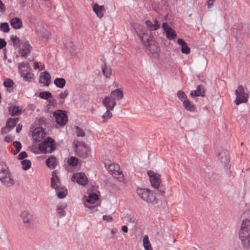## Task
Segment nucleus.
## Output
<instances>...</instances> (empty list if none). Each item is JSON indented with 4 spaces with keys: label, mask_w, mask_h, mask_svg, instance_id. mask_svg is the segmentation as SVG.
Instances as JSON below:
<instances>
[{
    "label": "nucleus",
    "mask_w": 250,
    "mask_h": 250,
    "mask_svg": "<svg viewBox=\"0 0 250 250\" xmlns=\"http://www.w3.org/2000/svg\"><path fill=\"white\" fill-rule=\"evenodd\" d=\"M190 95L192 96H200V95H202L201 93L198 94L196 90L192 91L190 93Z\"/></svg>",
    "instance_id": "bf43d9fd"
},
{
    "label": "nucleus",
    "mask_w": 250,
    "mask_h": 250,
    "mask_svg": "<svg viewBox=\"0 0 250 250\" xmlns=\"http://www.w3.org/2000/svg\"><path fill=\"white\" fill-rule=\"evenodd\" d=\"M19 121L18 118H8L6 121V125L11 130Z\"/></svg>",
    "instance_id": "bb28decb"
},
{
    "label": "nucleus",
    "mask_w": 250,
    "mask_h": 250,
    "mask_svg": "<svg viewBox=\"0 0 250 250\" xmlns=\"http://www.w3.org/2000/svg\"><path fill=\"white\" fill-rule=\"evenodd\" d=\"M103 104L106 109L113 110L116 102L113 100L110 96H105L102 101Z\"/></svg>",
    "instance_id": "dca6fc26"
},
{
    "label": "nucleus",
    "mask_w": 250,
    "mask_h": 250,
    "mask_svg": "<svg viewBox=\"0 0 250 250\" xmlns=\"http://www.w3.org/2000/svg\"><path fill=\"white\" fill-rule=\"evenodd\" d=\"M145 24L148 27H149L151 29L153 30H156L158 29L160 27V25L158 23V22L157 21V20H154V24L150 20H147L145 22Z\"/></svg>",
    "instance_id": "c756f323"
},
{
    "label": "nucleus",
    "mask_w": 250,
    "mask_h": 250,
    "mask_svg": "<svg viewBox=\"0 0 250 250\" xmlns=\"http://www.w3.org/2000/svg\"><path fill=\"white\" fill-rule=\"evenodd\" d=\"M196 90L198 94L201 93V95H200V96H201L203 97L205 96V89L203 85H198L197 86V89Z\"/></svg>",
    "instance_id": "58836bf2"
},
{
    "label": "nucleus",
    "mask_w": 250,
    "mask_h": 250,
    "mask_svg": "<svg viewBox=\"0 0 250 250\" xmlns=\"http://www.w3.org/2000/svg\"><path fill=\"white\" fill-rule=\"evenodd\" d=\"M76 154L82 158H86L90 155V149L83 142H78L75 144Z\"/></svg>",
    "instance_id": "423d86ee"
},
{
    "label": "nucleus",
    "mask_w": 250,
    "mask_h": 250,
    "mask_svg": "<svg viewBox=\"0 0 250 250\" xmlns=\"http://www.w3.org/2000/svg\"><path fill=\"white\" fill-rule=\"evenodd\" d=\"M122 230L123 232L126 233L128 232V228L126 226H123L122 227Z\"/></svg>",
    "instance_id": "e2e57ef3"
},
{
    "label": "nucleus",
    "mask_w": 250,
    "mask_h": 250,
    "mask_svg": "<svg viewBox=\"0 0 250 250\" xmlns=\"http://www.w3.org/2000/svg\"><path fill=\"white\" fill-rule=\"evenodd\" d=\"M79 162V159L75 157L71 156L67 160V164L71 167L77 166Z\"/></svg>",
    "instance_id": "2f4dec72"
},
{
    "label": "nucleus",
    "mask_w": 250,
    "mask_h": 250,
    "mask_svg": "<svg viewBox=\"0 0 250 250\" xmlns=\"http://www.w3.org/2000/svg\"><path fill=\"white\" fill-rule=\"evenodd\" d=\"M6 44L7 43L3 39H0V49L5 47Z\"/></svg>",
    "instance_id": "6e6d98bb"
},
{
    "label": "nucleus",
    "mask_w": 250,
    "mask_h": 250,
    "mask_svg": "<svg viewBox=\"0 0 250 250\" xmlns=\"http://www.w3.org/2000/svg\"><path fill=\"white\" fill-rule=\"evenodd\" d=\"M75 128L76 129V135L78 137H84L85 135V133L84 130L81 127L76 126Z\"/></svg>",
    "instance_id": "4c0bfd02"
},
{
    "label": "nucleus",
    "mask_w": 250,
    "mask_h": 250,
    "mask_svg": "<svg viewBox=\"0 0 250 250\" xmlns=\"http://www.w3.org/2000/svg\"><path fill=\"white\" fill-rule=\"evenodd\" d=\"M45 136V133L42 128L36 129L32 133L34 140L36 142H40Z\"/></svg>",
    "instance_id": "a211bd4d"
},
{
    "label": "nucleus",
    "mask_w": 250,
    "mask_h": 250,
    "mask_svg": "<svg viewBox=\"0 0 250 250\" xmlns=\"http://www.w3.org/2000/svg\"><path fill=\"white\" fill-rule=\"evenodd\" d=\"M177 96L183 102L184 100L188 99L185 93L181 90L178 92Z\"/></svg>",
    "instance_id": "c03bdc74"
},
{
    "label": "nucleus",
    "mask_w": 250,
    "mask_h": 250,
    "mask_svg": "<svg viewBox=\"0 0 250 250\" xmlns=\"http://www.w3.org/2000/svg\"><path fill=\"white\" fill-rule=\"evenodd\" d=\"M10 23L11 26L15 29H19L22 27V22L21 19L15 17L12 19Z\"/></svg>",
    "instance_id": "4be33fe9"
},
{
    "label": "nucleus",
    "mask_w": 250,
    "mask_h": 250,
    "mask_svg": "<svg viewBox=\"0 0 250 250\" xmlns=\"http://www.w3.org/2000/svg\"><path fill=\"white\" fill-rule=\"evenodd\" d=\"M108 171L116 178H120L123 176L122 171L120 170V166L117 164H111L108 167Z\"/></svg>",
    "instance_id": "f8f14e48"
},
{
    "label": "nucleus",
    "mask_w": 250,
    "mask_h": 250,
    "mask_svg": "<svg viewBox=\"0 0 250 250\" xmlns=\"http://www.w3.org/2000/svg\"><path fill=\"white\" fill-rule=\"evenodd\" d=\"M71 179L72 181L76 182L77 183L83 186L86 185L88 183V180L86 175L82 172L73 174Z\"/></svg>",
    "instance_id": "ddd939ff"
},
{
    "label": "nucleus",
    "mask_w": 250,
    "mask_h": 250,
    "mask_svg": "<svg viewBox=\"0 0 250 250\" xmlns=\"http://www.w3.org/2000/svg\"><path fill=\"white\" fill-rule=\"evenodd\" d=\"M239 238L245 249L250 247V220H243L239 232Z\"/></svg>",
    "instance_id": "7ed1b4c3"
},
{
    "label": "nucleus",
    "mask_w": 250,
    "mask_h": 250,
    "mask_svg": "<svg viewBox=\"0 0 250 250\" xmlns=\"http://www.w3.org/2000/svg\"><path fill=\"white\" fill-rule=\"evenodd\" d=\"M110 97L115 102L120 100L123 98V91L119 89H116L111 92Z\"/></svg>",
    "instance_id": "412c9836"
},
{
    "label": "nucleus",
    "mask_w": 250,
    "mask_h": 250,
    "mask_svg": "<svg viewBox=\"0 0 250 250\" xmlns=\"http://www.w3.org/2000/svg\"><path fill=\"white\" fill-rule=\"evenodd\" d=\"M21 165L22 166V168L24 170H27L30 168L31 162L29 160H23L21 161Z\"/></svg>",
    "instance_id": "473e14b6"
},
{
    "label": "nucleus",
    "mask_w": 250,
    "mask_h": 250,
    "mask_svg": "<svg viewBox=\"0 0 250 250\" xmlns=\"http://www.w3.org/2000/svg\"><path fill=\"white\" fill-rule=\"evenodd\" d=\"M33 76L34 74L33 73L28 72L23 76V79L26 81L31 82V80L33 79Z\"/></svg>",
    "instance_id": "de8ad7c7"
},
{
    "label": "nucleus",
    "mask_w": 250,
    "mask_h": 250,
    "mask_svg": "<svg viewBox=\"0 0 250 250\" xmlns=\"http://www.w3.org/2000/svg\"><path fill=\"white\" fill-rule=\"evenodd\" d=\"M39 96L42 99L47 100L48 98H51L52 95L50 92L44 91L40 92Z\"/></svg>",
    "instance_id": "e433bc0d"
},
{
    "label": "nucleus",
    "mask_w": 250,
    "mask_h": 250,
    "mask_svg": "<svg viewBox=\"0 0 250 250\" xmlns=\"http://www.w3.org/2000/svg\"><path fill=\"white\" fill-rule=\"evenodd\" d=\"M46 164L51 169L55 168L57 165V159L54 156H51L46 161Z\"/></svg>",
    "instance_id": "a878e982"
},
{
    "label": "nucleus",
    "mask_w": 250,
    "mask_h": 250,
    "mask_svg": "<svg viewBox=\"0 0 250 250\" xmlns=\"http://www.w3.org/2000/svg\"><path fill=\"white\" fill-rule=\"evenodd\" d=\"M235 94L236 96L235 103L236 105L247 103L248 101L249 94L245 92L243 85H239L235 90Z\"/></svg>",
    "instance_id": "0eeeda50"
},
{
    "label": "nucleus",
    "mask_w": 250,
    "mask_h": 250,
    "mask_svg": "<svg viewBox=\"0 0 250 250\" xmlns=\"http://www.w3.org/2000/svg\"><path fill=\"white\" fill-rule=\"evenodd\" d=\"M21 217L23 219H25L26 218L31 219L33 217V215L27 211L24 210L21 213Z\"/></svg>",
    "instance_id": "a19ab883"
},
{
    "label": "nucleus",
    "mask_w": 250,
    "mask_h": 250,
    "mask_svg": "<svg viewBox=\"0 0 250 250\" xmlns=\"http://www.w3.org/2000/svg\"><path fill=\"white\" fill-rule=\"evenodd\" d=\"M34 68L37 69L39 68V63L37 62H35L34 63Z\"/></svg>",
    "instance_id": "69168bd1"
},
{
    "label": "nucleus",
    "mask_w": 250,
    "mask_h": 250,
    "mask_svg": "<svg viewBox=\"0 0 250 250\" xmlns=\"http://www.w3.org/2000/svg\"><path fill=\"white\" fill-rule=\"evenodd\" d=\"M214 1H215V0H208L207 4H208V8H210L211 7V6L213 4Z\"/></svg>",
    "instance_id": "13d9d810"
},
{
    "label": "nucleus",
    "mask_w": 250,
    "mask_h": 250,
    "mask_svg": "<svg viewBox=\"0 0 250 250\" xmlns=\"http://www.w3.org/2000/svg\"><path fill=\"white\" fill-rule=\"evenodd\" d=\"M21 108L16 105L10 106L9 107V113L11 116H16L21 113Z\"/></svg>",
    "instance_id": "b1692460"
},
{
    "label": "nucleus",
    "mask_w": 250,
    "mask_h": 250,
    "mask_svg": "<svg viewBox=\"0 0 250 250\" xmlns=\"http://www.w3.org/2000/svg\"><path fill=\"white\" fill-rule=\"evenodd\" d=\"M93 10L96 13L97 16L100 18L103 17L105 11L104 6L99 5L97 3H95L93 5Z\"/></svg>",
    "instance_id": "aec40b11"
},
{
    "label": "nucleus",
    "mask_w": 250,
    "mask_h": 250,
    "mask_svg": "<svg viewBox=\"0 0 250 250\" xmlns=\"http://www.w3.org/2000/svg\"><path fill=\"white\" fill-rule=\"evenodd\" d=\"M30 52H27V50L25 49H21L19 53L21 54L22 57H26L27 54Z\"/></svg>",
    "instance_id": "864d4df0"
},
{
    "label": "nucleus",
    "mask_w": 250,
    "mask_h": 250,
    "mask_svg": "<svg viewBox=\"0 0 250 250\" xmlns=\"http://www.w3.org/2000/svg\"><path fill=\"white\" fill-rule=\"evenodd\" d=\"M22 126L21 124H19L16 128V132L19 133L22 129Z\"/></svg>",
    "instance_id": "680f3d73"
},
{
    "label": "nucleus",
    "mask_w": 250,
    "mask_h": 250,
    "mask_svg": "<svg viewBox=\"0 0 250 250\" xmlns=\"http://www.w3.org/2000/svg\"><path fill=\"white\" fill-rule=\"evenodd\" d=\"M111 110L107 109L106 111L102 116V119H103V123H105L108 120L110 119L112 117V113L110 111Z\"/></svg>",
    "instance_id": "72a5a7b5"
},
{
    "label": "nucleus",
    "mask_w": 250,
    "mask_h": 250,
    "mask_svg": "<svg viewBox=\"0 0 250 250\" xmlns=\"http://www.w3.org/2000/svg\"><path fill=\"white\" fill-rule=\"evenodd\" d=\"M13 140V137L11 135H7L5 137L4 141L7 143L11 142Z\"/></svg>",
    "instance_id": "5fc2aeb1"
},
{
    "label": "nucleus",
    "mask_w": 250,
    "mask_h": 250,
    "mask_svg": "<svg viewBox=\"0 0 250 250\" xmlns=\"http://www.w3.org/2000/svg\"><path fill=\"white\" fill-rule=\"evenodd\" d=\"M183 104L184 108L190 112L193 111L196 108L195 105L188 99L184 100Z\"/></svg>",
    "instance_id": "393cba45"
},
{
    "label": "nucleus",
    "mask_w": 250,
    "mask_h": 250,
    "mask_svg": "<svg viewBox=\"0 0 250 250\" xmlns=\"http://www.w3.org/2000/svg\"><path fill=\"white\" fill-rule=\"evenodd\" d=\"M206 176L212 182L217 181L220 179L219 175L213 171L207 173Z\"/></svg>",
    "instance_id": "cd10ccee"
},
{
    "label": "nucleus",
    "mask_w": 250,
    "mask_h": 250,
    "mask_svg": "<svg viewBox=\"0 0 250 250\" xmlns=\"http://www.w3.org/2000/svg\"><path fill=\"white\" fill-rule=\"evenodd\" d=\"M136 32L144 46H145L150 53L154 54L159 50L157 43L154 41L152 35L151 30L146 27L139 26L135 29Z\"/></svg>",
    "instance_id": "f257e3e1"
},
{
    "label": "nucleus",
    "mask_w": 250,
    "mask_h": 250,
    "mask_svg": "<svg viewBox=\"0 0 250 250\" xmlns=\"http://www.w3.org/2000/svg\"><path fill=\"white\" fill-rule=\"evenodd\" d=\"M10 39L15 47H19L20 46V40L17 36L12 35Z\"/></svg>",
    "instance_id": "f704fd0d"
},
{
    "label": "nucleus",
    "mask_w": 250,
    "mask_h": 250,
    "mask_svg": "<svg viewBox=\"0 0 250 250\" xmlns=\"http://www.w3.org/2000/svg\"><path fill=\"white\" fill-rule=\"evenodd\" d=\"M143 245L145 249H148L149 247H151V245L147 235H145L143 238Z\"/></svg>",
    "instance_id": "ea45409f"
},
{
    "label": "nucleus",
    "mask_w": 250,
    "mask_h": 250,
    "mask_svg": "<svg viewBox=\"0 0 250 250\" xmlns=\"http://www.w3.org/2000/svg\"><path fill=\"white\" fill-rule=\"evenodd\" d=\"M51 82V76L48 71H44L42 73L40 76L39 82L44 83L45 86H49Z\"/></svg>",
    "instance_id": "f3484780"
},
{
    "label": "nucleus",
    "mask_w": 250,
    "mask_h": 250,
    "mask_svg": "<svg viewBox=\"0 0 250 250\" xmlns=\"http://www.w3.org/2000/svg\"><path fill=\"white\" fill-rule=\"evenodd\" d=\"M25 64L24 62H21L19 64V68H21L22 67H25Z\"/></svg>",
    "instance_id": "338daca9"
},
{
    "label": "nucleus",
    "mask_w": 250,
    "mask_h": 250,
    "mask_svg": "<svg viewBox=\"0 0 250 250\" xmlns=\"http://www.w3.org/2000/svg\"><path fill=\"white\" fill-rule=\"evenodd\" d=\"M28 155L25 151H22L18 155V159L19 160H22L27 157Z\"/></svg>",
    "instance_id": "3c124183"
},
{
    "label": "nucleus",
    "mask_w": 250,
    "mask_h": 250,
    "mask_svg": "<svg viewBox=\"0 0 250 250\" xmlns=\"http://www.w3.org/2000/svg\"><path fill=\"white\" fill-rule=\"evenodd\" d=\"M163 28L166 33L167 37L169 40H173L176 37L177 34L176 32L168 26L167 22L163 23Z\"/></svg>",
    "instance_id": "2eb2a0df"
},
{
    "label": "nucleus",
    "mask_w": 250,
    "mask_h": 250,
    "mask_svg": "<svg viewBox=\"0 0 250 250\" xmlns=\"http://www.w3.org/2000/svg\"><path fill=\"white\" fill-rule=\"evenodd\" d=\"M13 81L10 79H6L3 83V85H4V86L7 88L11 87L13 85Z\"/></svg>",
    "instance_id": "79ce46f5"
},
{
    "label": "nucleus",
    "mask_w": 250,
    "mask_h": 250,
    "mask_svg": "<svg viewBox=\"0 0 250 250\" xmlns=\"http://www.w3.org/2000/svg\"><path fill=\"white\" fill-rule=\"evenodd\" d=\"M102 69L104 75L107 78H110L112 74V70L110 67H108L104 63V66L102 67Z\"/></svg>",
    "instance_id": "7c9ffc66"
},
{
    "label": "nucleus",
    "mask_w": 250,
    "mask_h": 250,
    "mask_svg": "<svg viewBox=\"0 0 250 250\" xmlns=\"http://www.w3.org/2000/svg\"><path fill=\"white\" fill-rule=\"evenodd\" d=\"M54 83L57 87L63 88L66 84V81L63 78H57L54 80Z\"/></svg>",
    "instance_id": "c85d7f7f"
},
{
    "label": "nucleus",
    "mask_w": 250,
    "mask_h": 250,
    "mask_svg": "<svg viewBox=\"0 0 250 250\" xmlns=\"http://www.w3.org/2000/svg\"><path fill=\"white\" fill-rule=\"evenodd\" d=\"M58 213L59 214L60 217H62L65 215V211L60 208H58Z\"/></svg>",
    "instance_id": "4d7b16f0"
},
{
    "label": "nucleus",
    "mask_w": 250,
    "mask_h": 250,
    "mask_svg": "<svg viewBox=\"0 0 250 250\" xmlns=\"http://www.w3.org/2000/svg\"><path fill=\"white\" fill-rule=\"evenodd\" d=\"M39 148L42 153H50L56 148V144L52 138L47 137L39 144Z\"/></svg>",
    "instance_id": "39448f33"
},
{
    "label": "nucleus",
    "mask_w": 250,
    "mask_h": 250,
    "mask_svg": "<svg viewBox=\"0 0 250 250\" xmlns=\"http://www.w3.org/2000/svg\"><path fill=\"white\" fill-rule=\"evenodd\" d=\"M22 45L24 46L25 49L27 50V52H30L32 48V46L29 44L28 42H25L22 43Z\"/></svg>",
    "instance_id": "8fccbe9b"
},
{
    "label": "nucleus",
    "mask_w": 250,
    "mask_h": 250,
    "mask_svg": "<svg viewBox=\"0 0 250 250\" xmlns=\"http://www.w3.org/2000/svg\"><path fill=\"white\" fill-rule=\"evenodd\" d=\"M147 174L149 177L151 186L155 188L158 189L160 187L162 182L161 175L151 170L148 171Z\"/></svg>",
    "instance_id": "6e6552de"
},
{
    "label": "nucleus",
    "mask_w": 250,
    "mask_h": 250,
    "mask_svg": "<svg viewBox=\"0 0 250 250\" xmlns=\"http://www.w3.org/2000/svg\"><path fill=\"white\" fill-rule=\"evenodd\" d=\"M23 223L25 226L28 228H31L34 226L33 220H23Z\"/></svg>",
    "instance_id": "37998d69"
},
{
    "label": "nucleus",
    "mask_w": 250,
    "mask_h": 250,
    "mask_svg": "<svg viewBox=\"0 0 250 250\" xmlns=\"http://www.w3.org/2000/svg\"><path fill=\"white\" fill-rule=\"evenodd\" d=\"M0 181L2 185L10 187L15 183V179L8 166L4 162L0 163Z\"/></svg>",
    "instance_id": "f03ea898"
},
{
    "label": "nucleus",
    "mask_w": 250,
    "mask_h": 250,
    "mask_svg": "<svg viewBox=\"0 0 250 250\" xmlns=\"http://www.w3.org/2000/svg\"><path fill=\"white\" fill-rule=\"evenodd\" d=\"M177 43L181 46V51L183 53L186 54H188L190 53V48L187 45V43L183 39H178Z\"/></svg>",
    "instance_id": "5701e85b"
},
{
    "label": "nucleus",
    "mask_w": 250,
    "mask_h": 250,
    "mask_svg": "<svg viewBox=\"0 0 250 250\" xmlns=\"http://www.w3.org/2000/svg\"><path fill=\"white\" fill-rule=\"evenodd\" d=\"M5 10V5L1 0H0V11H4Z\"/></svg>",
    "instance_id": "052dcab7"
},
{
    "label": "nucleus",
    "mask_w": 250,
    "mask_h": 250,
    "mask_svg": "<svg viewBox=\"0 0 250 250\" xmlns=\"http://www.w3.org/2000/svg\"><path fill=\"white\" fill-rule=\"evenodd\" d=\"M118 232V230L116 228H114L111 229V233L112 234H116Z\"/></svg>",
    "instance_id": "0e129e2a"
},
{
    "label": "nucleus",
    "mask_w": 250,
    "mask_h": 250,
    "mask_svg": "<svg viewBox=\"0 0 250 250\" xmlns=\"http://www.w3.org/2000/svg\"><path fill=\"white\" fill-rule=\"evenodd\" d=\"M11 130L6 125L1 129V134L3 135L8 133Z\"/></svg>",
    "instance_id": "603ef678"
},
{
    "label": "nucleus",
    "mask_w": 250,
    "mask_h": 250,
    "mask_svg": "<svg viewBox=\"0 0 250 250\" xmlns=\"http://www.w3.org/2000/svg\"><path fill=\"white\" fill-rule=\"evenodd\" d=\"M218 159L227 168L230 167V160L228 151L226 150H223L217 154Z\"/></svg>",
    "instance_id": "9d476101"
},
{
    "label": "nucleus",
    "mask_w": 250,
    "mask_h": 250,
    "mask_svg": "<svg viewBox=\"0 0 250 250\" xmlns=\"http://www.w3.org/2000/svg\"><path fill=\"white\" fill-rule=\"evenodd\" d=\"M53 116L57 123L61 125H65L68 121L67 115L64 111L58 110L54 112Z\"/></svg>",
    "instance_id": "1a4fd4ad"
},
{
    "label": "nucleus",
    "mask_w": 250,
    "mask_h": 250,
    "mask_svg": "<svg viewBox=\"0 0 250 250\" xmlns=\"http://www.w3.org/2000/svg\"><path fill=\"white\" fill-rule=\"evenodd\" d=\"M52 175L53 177L51 178H54L55 183L56 184H58L60 183V179L57 176V172L56 170L53 171L52 172Z\"/></svg>",
    "instance_id": "09e8293b"
},
{
    "label": "nucleus",
    "mask_w": 250,
    "mask_h": 250,
    "mask_svg": "<svg viewBox=\"0 0 250 250\" xmlns=\"http://www.w3.org/2000/svg\"><path fill=\"white\" fill-rule=\"evenodd\" d=\"M68 90L65 89L64 91L62 92L59 95V98L60 99L64 100L68 95Z\"/></svg>",
    "instance_id": "a18cd8bd"
},
{
    "label": "nucleus",
    "mask_w": 250,
    "mask_h": 250,
    "mask_svg": "<svg viewBox=\"0 0 250 250\" xmlns=\"http://www.w3.org/2000/svg\"><path fill=\"white\" fill-rule=\"evenodd\" d=\"M103 219H112V217L110 216H108V215H104L103 216Z\"/></svg>",
    "instance_id": "774afa93"
},
{
    "label": "nucleus",
    "mask_w": 250,
    "mask_h": 250,
    "mask_svg": "<svg viewBox=\"0 0 250 250\" xmlns=\"http://www.w3.org/2000/svg\"><path fill=\"white\" fill-rule=\"evenodd\" d=\"M98 200V195L95 193H92L89 195L87 198L86 199V202L85 203V206L92 208H94L95 206H88V204H95Z\"/></svg>",
    "instance_id": "6ab92c4d"
},
{
    "label": "nucleus",
    "mask_w": 250,
    "mask_h": 250,
    "mask_svg": "<svg viewBox=\"0 0 250 250\" xmlns=\"http://www.w3.org/2000/svg\"><path fill=\"white\" fill-rule=\"evenodd\" d=\"M243 25L242 23H235L231 27V35L237 41L241 38V31L243 29Z\"/></svg>",
    "instance_id": "4468645a"
},
{
    "label": "nucleus",
    "mask_w": 250,
    "mask_h": 250,
    "mask_svg": "<svg viewBox=\"0 0 250 250\" xmlns=\"http://www.w3.org/2000/svg\"><path fill=\"white\" fill-rule=\"evenodd\" d=\"M51 187L56 189L58 198L62 199L64 198L67 195V189L64 188L60 187L58 184H55L54 178H51Z\"/></svg>",
    "instance_id": "9b49d317"
},
{
    "label": "nucleus",
    "mask_w": 250,
    "mask_h": 250,
    "mask_svg": "<svg viewBox=\"0 0 250 250\" xmlns=\"http://www.w3.org/2000/svg\"><path fill=\"white\" fill-rule=\"evenodd\" d=\"M138 196L147 203L154 205L157 203V200L154 193L147 188H138L136 190Z\"/></svg>",
    "instance_id": "20e7f679"
},
{
    "label": "nucleus",
    "mask_w": 250,
    "mask_h": 250,
    "mask_svg": "<svg viewBox=\"0 0 250 250\" xmlns=\"http://www.w3.org/2000/svg\"><path fill=\"white\" fill-rule=\"evenodd\" d=\"M0 30L4 33H8L10 30L8 23L7 22L1 23Z\"/></svg>",
    "instance_id": "c9c22d12"
},
{
    "label": "nucleus",
    "mask_w": 250,
    "mask_h": 250,
    "mask_svg": "<svg viewBox=\"0 0 250 250\" xmlns=\"http://www.w3.org/2000/svg\"><path fill=\"white\" fill-rule=\"evenodd\" d=\"M13 145L16 148V152L15 153V154H16L18 153L21 149V145L20 142L16 141L14 142Z\"/></svg>",
    "instance_id": "49530a36"
}]
</instances>
